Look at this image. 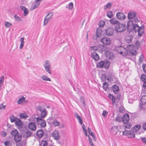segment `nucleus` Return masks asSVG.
I'll list each match as a JSON object with an SVG mask.
<instances>
[{
    "instance_id": "64",
    "label": "nucleus",
    "mask_w": 146,
    "mask_h": 146,
    "mask_svg": "<svg viewBox=\"0 0 146 146\" xmlns=\"http://www.w3.org/2000/svg\"><path fill=\"white\" fill-rule=\"evenodd\" d=\"M16 143V146H22L23 144L21 143L18 142H15Z\"/></svg>"
},
{
    "instance_id": "13",
    "label": "nucleus",
    "mask_w": 146,
    "mask_h": 146,
    "mask_svg": "<svg viewBox=\"0 0 146 146\" xmlns=\"http://www.w3.org/2000/svg\"><path fill=\"white\" fill-rule=\"evenodd\" d=\"M116 16L118 19L121 20H124L126 17L124 14L120 12H117L116 14Z\"/></svg>"
},
{
    "instance_id": "20",
    "label": "nucleus",
    "mask_w": 146,
    "mask_h": 146,
    "mask_svg": "<svg viewBox=\"0 0 146 146\" xmlns=\"http://www.w3.org/2000/svg\"><path fill=\"white\" fill-rule=\"evenodd\" d=\"M81 106L82 107L85 108L86 104L85 103L84 98L83 97L81 96L80 99Z\"/></svg>"
},
{
    "instance_id": "46",
    "label": "nucleus",
    "mask_w": 146,
    "mask_h": 146,
    "mask_svg": "<svg viewBox=\"0 0 146 146\" xmlns=\"http://www.w3.org/2000/svg\"><path fill=\"white\" fill-rule=\"evenodd\" d=\"M5 25L7 28H8L12 26V24L11 23L8 22H5Z\"/></svg>"
},
{
    "instance_id": "28",
    "label": "nucleus",
    "mask_w": 146,
    "mask_h": 146,
    "mask_svg": "<svg viewBox=\"0 0 146 146\" xmlns=\"http://www.w3.org/2000/svg\"><path fill=\"white\" fill-rule=\"evenodd\" d=\"M108 97L110 99L112 100L113 104L115 103V98L111 94H109Z\"/></svg>"
},
{
    "instance_id": "33",
    "label": "nucleus",
    "mask_w": 146,
    "mask_h": 146,
    "mask_svg": "<svg viewBox=\"0 0 146 146\" xmlns=\"http://www.w3.org/2000/svg\"><path fill=\"white\" fill-rule=\"evenodd\" d=\"M32 134V133H31V132L29 131H26L25 132L24 134V135L25 137L27 138H28L30 136H31Z\"/></svg>"
},
{
    "instance_id": "14",
    "label": "nucleus",
    "mask_w": 146,
    "mask_h": 146,
    "mask_svg": "<svg viewBox=\"0 0 146 146\" xmlns=\"http://www.w3.org/2000/svg\"><path fill=\"white\" fill-rule=\"evenodd\" d=\"M91 56L92 58L95 61H98L99 59V56L98 54L95 52H92Z\"/></svg>"
},
{
    "instance_id": "5",
    "label": "nucleus",
    "mask_w": 146,
    "mask_h": 146,
    "mask_svg": "<svg viewBox=\"0 0 146 146\" xmlns=\"http://www.w3.org/2000/svg\"><path fill=\"white\" fill-rule=\"evenodd\" d=\"M36 120L37 124L40 125L41 127H44L46 126V124L45 121L40 117L36 118Z\"/></svg>"
},
{
    "instance_id": "44",
    "label": "nucleus",
    "mask_w": 146,
    "mask_h": 146,
    "mask_svg": "<svg viewBox=\"0 0 146 146\" xmlns=\"http://www.w3.org/2000/svg\"><path fill=\"white\" fill-rule=\"evenodd\" d=\"M5 146H11V142L9 141H6L4 142Z\"/></svg>"
},
{
    "instance_id": "7",
    "label": "nucleus",
    "mask_w": 146,
    "mask_h": 146,
    "mask_svg": "<svg viewBox=\"0 0 146 146\" xmlns=\"http://www.w3.org/2000/svg\"><path fill=\"white\" fill-rule=\"evenodd\" d=\"M15 123L19 131H22L23 122L19 119H17V120L16 121Z\"/></svg>"
},
{
    "instance_id": "31",
    "label": "nucleus",
    "mask_w": 146,
    "mask_h": 146,
    "mask_svg": "<svg viewBox=\"0 0 146 146\" xmlns=\"http://www.w3.org/2000/svg\"><path fill=\"white\" fill-rule=\"evenodd\" d=\"M66 7L70 10H72L73 8V4L72 2L70 3L68 5H66Z\"/></svg>"
},
{
    "instance_id": "34",
    "label": "nucleus",
    "mask_w": 146,
    "mask_h": 146,
    "mask_svg": "<svg viewBox=\"0 0 146 146\" xmlns=\"http://www.w3.org/2000/svg\"><path fill=\"white\" fill-rule=\"evenodd\" d=\"M139 26L137 24H135L133 25L131 29L134 31L136 32L137 31V29H138Z\"/></svg>"
},
{
    "instance_id": "56",
    "label": "nucleus",
    "mask_w": 146,
    "mask_h": 146,
    "mask_svg": "<svg viewBox=\"0 0 146 146\" xmlns=\"http://www.w3.org/2000/svg\"><path fill=\"white\" fill-rule=\"evenodd\" d=\"M135 45L137 48H139L140 46V43L139 41L137 40L135 43Z\"/></svg>"
},
{
    "instance_id": "43",
    "label": "nucleus",
    "mask_w": 146,
    "mask_h": 146,
    "mask_svg": "<svg viewBox=\"0 0 146 146\" xmlns=\"http://www.w3.org/2000/svg\"><path fill=\"white\" fill-rule=\"evenodd\" d=\"M115 120L116 121H118L119 122H121L122 121H123L122 117L119 116H117L115 118Z\"/></svg>"
},
{
    "instance_id": "19",
    "label": "nucleus",
    "mask_w": 146,
    "mask_h": 146,
    "mask_svg": "<svg viewBox=\"0 0 146 146\" xmlns=\"http://www.w3.org/2000/svg\"><path fill=\"white\" fill-rule=\"evenodd\" d=\"M133 38V36L132 35H127L126 36L125 39L127 43H131Z\"/></svg>"
},
{
    "instance_id": "3",
    "label": "nucleus",
    "mask_w": 146,
    "mask_h": 146,
    "mask_svg": "<svg viewBox=\"0 0 146 146\" xmlns=\"http://www.w3.org/2000/svg\"><path fill=\"white\" fill-rule=\"evenodd\" d=\"M141 103H140L139 109L140 110L146 109V95L143 96L141 99Z\"/></svg>"
},
{
    "instance_id": "57",
    "label": "nucleus",
    "mask_w": 146,
    "mask_h": 146,
    "mask_svg": "<svg viewBox=\"0 0 146 146\" xmlns=\"http://www.w3.org/2000/svg\"><path fill=\"white\" fill-rule=\"evenodd\" d=\"M88 133H89V134H90L92 137H93V136L94 135V134L91 131V129L90 128H89V127H88Z\"/></svg>"
},
{
    "instance_id": "15",
    "label": "nucleus",
    "mask_w": 146,
    "mask_h": 146,
    "mask_svg": "<svg viewBox=\"0 0 146 146\" xmlns=\"http://www.w3.org/2000/svg\"><path fill=\"white\" fill-rule=\"evenodd\" d=\"M28 127L30 129L33 131H35L36 129L35 124L32 122H31L29 124Z\"/></svg>"
},
{
    "instance_id": "8",
    "label": "nucleus",
    "mask_w": 146,
    "mask_h": 146,
    "mask_svg": "<svg viewBox=\"0 0 146 146\" xmlns=\"http://www.w3.org/2000/svg\"><path fill=\"white\" fill-rule=\"evenodd\" d=\"M100 41L105 45H109L111 42L110 39L109 38L106 37L102 38Z\"/></svg>"
},
{
    "instance_id": "26",
    "label": "nucleus",
    "mask_w": 146,
    "mask_h": 146,
    "mask_svg": "<svg viewBox=\"0 0 146 146\" xmlns=\"http://www.w3.org/2000/svg\"><path fill=\"white\" fill-rule=\"evenodd\" d=\"M138 32V35L139 36H141L144 32V30L143 29H137V31L136 32Z\"/></svg>"
},
{
    "instance_id": "18",
    "label": "nucleus",
    "mask_w": 146,
    "mask_h": 146,
    "mask_svg": "<svg viewBox=\"0 0 146 146\" xmlns=\"http://www.w3.org/2000/svg\"><path fill=\"white\" fill-rule=\"evenodd\" d=\"M102 30L100 28H98L96 31V35L97 37H100L102 35Z\"/></svg>"
},
{
    "instance_id": "63",
    "label": "nucleus",
    "mask_w": 146,
    "mask_h": 146,
    "mask_svg": "<svg viewBox=\"0 0 146 146\" xmlns=\"http://www.w3.org/2000/svg\"><path fill=\"white\" fill-rule=\"evenodd\" d=\"M1 135L3 137H5L6 135V133L5 131H3L1 132Z\"/></svg>"
},
{
    "instance_id": "32",
    "label": "nucleus",
    "mask_w": 146,
    "mask_h": 146,
    "mask_svg": "<svg viewBox=\"0 0 146 146\" xmlns=\"http://www.w3.org/2000/svg\"><path fill=\"white\" fill-rule=\"evenodd\" d=\"M41 78L42 79V80H44L48 81H51V80L50 79V78H49L46 75H43L41 77Z\"/></svg>"
},
{
    "instance_id": "4",
    "label": "nucleus",
    "mask_w": 146,
    "mask_h": 146,
    "mask_svg": "<svg viewBox=\"0 0 146 146\" xmlns=\"http://www.w3.org/2000/svg\"><path fill=\"white\" fill-rule=\"evenodd\" d=\"M116 32L117 33H121L123 32L126 29V26L125 24H121L120 23L117 25L115 28Z\"/></svg>"
},
{
    "instance_id": "61",
    "label": "nucleus",
    "mask_w": 146,
    "mask_h": 146,
    "mask_svg": "<svg viewBox=\"0 0 146 146\" xmlns=\"http://www.w3.org/2000/svg\"><path fill=\"white\" fill-rule=\"evenodd\" d=\"M44 66H50V64L49 61L48 60L46 61Z\"/></svg>"
},
{
    "instance_id": "58",
    "label": "nucleus",
    "mask_w": 146,
    "mask_h": 146,
    "mask_svg": "<svg viewBox=\"0 0 146 146\" xmlns=\"http://www.w3.org/2000/svg\"><path fill=\"white\" fill-rule=\"evenodd\" d=\"M24 15L25 16H26L28 13V10L27 8L25 9V10H24Z\"/></svg>"
},
{
    "instance_id": "37",
    "label": "nucleus",
    "mask_w": 146,
    "mask_h": 146,
    "mask_svg": "<svg viewBox=\"0 0 146 146\" xmlns=\"http://www.w3.org/2000/svg\"><path fill=\"white\" fill-rule=\"evenodd\" d=\"M140 79L143 82L146 81V75L142 74L141 76Z\"/></svg>"
},
{
    "instance_id": "2",
    "label": "nucleus",
    "mask_w": 146,
    "mask_h": 146,
    "mask_svg": "<svg viewBox=\"0 0 146 146\" xmlns=\"http://www.w3.org/2000/svg\"><path fill=\"white\" fill-rule=\"evenodd\" d=\"M11 134L12 136L14 137V139L15 142H18L21 141L22 136L19 135L18 132L16 129L13 130L11 132Z\"/></svg>"
},
{
    "instance_id": "35",
    "label": "nucleus",
    "mask_w": 146,
    "mask_h": 146,
    "mask_svg": "<svg viewBox=\"0 0 146 146\" xmlns=\"http://www.w3.org/2000/svg\"><path fill=\"white\" fill-rule=\"evenodd\" d=\"M18 119V118L14 116L13 115L10 117V119L12 123L15 122L17 120V119Z\"/></svg>"
},
{
    "instance_id": "23",
    "label": "nucleus",
    "mask_w": 146,
    "mask_h": 146,
    "mask_svg": "<svg viewBox=\"0 0 146 146\" xmlns=\"http://www.w3.org/2000/svg\"><path fill=\"white\" fill-rule=\"evenodd\" d=\"M40 116L41 118H44L47 115V111L45 108L43 109V111L41 112Z\"/></svg>"
},
{
    "instance_id": "10",
    "label": "nucleus",
    "mask_w": 146,
    "mask_h": 146,
    "mask_svg": "<svg viewBox=\"0 0 146 146\" xmlns=\"http://www.w3.org/2000/svg\"><path fill=\"white\" fill-rule=\"evenodd\" d=\"M137 13L135 11H130L128 13L127 17L129 19L134 18L136 16Z\"/></svg>"
},
{
    "instance_id": "48",
    "label": "nucleus",
    "mask_w": 146,
    "mask_h": 146,
    "mask_svg": "<svg viewBox=\"0 0 146 146\" xmlns=\"http://www.w3.org/2000/svg\"><path fill=\"white\" fill-rule=\"evenodd\" d=\"M111 5L112 4L110 3H109L104 6V9H106L109 7H111Z\"/></svg>"
},
{
    "instance_id": "40",
    "label": "nucleus",
    "mask_w": 146,
    "mask_h": 146,
    "mask_svg": "<svg viewBox=\"0 0 146 146\" xmlns=\"http://www.w3.org/2000/svg\"><path fill=\"white\" fill-rule=\"evenodd\" d=\"M105 24V22L102 20L100 21L98 23V25L100 27H104Z\"/></svg>"
},
{
    "instance_id": "49",
    "label": "nucleus",
    "mask_w": 146,
    "mask_h": 146,
    "mask_svg": "<svg viewBox=\"0 0 146 146\" xmlns=\"http://www.w3.org/2000/svg\"><path fill=\"white\" fill-rule=\"evenodd\" d=\"M54 121L53 118L52 117H49L47 119V122L48 123H52Z\"/></svg>"
},
{
    "instance_id": "60",
    "label": "nucleus",
    "mask_w": 146,
    "mask_h": 146,
    "mask_svg": "<svg viewBox=\"0 0 146 146\" xmlns=\"http://www.w3.org/2000/svg\"><path fill=\"white\" fill-rule=\"evenodd\" d=\"M142 68L144 72L146 74V64H143L142 65Z\"/></svg>"
},
{
    "instance_id": "30",
    "label": "nucleus",
    "mask_w": 146,
    "mask_h": 146,
    "mask_svg": "<svg viewBox=\"0 0 146 146\" xmlns=\"http://www.w3.org/2000/svg\"><path fill=\"white\" fill-rule=\"evenodd\" d=\"M77 118L78 121V122L80 124H82L83 123V120L80 116L77 113H76Z\"/></svg>"
},
{
    "instance_id": "36",
    "label": "nucleus",
    "mask_w": 146,
    "mask_h": 146,
    "mask_svg": "<svg viewBox=\"0 0 146 146\" xmlns=\"http://www.w3.org/2000/svg\"><path fill=\"white\" fill-rule=\"evenodd\" d=\"M107 76L105 74H102L101 77V80L102 81H105L107 80Z\"/></svg>"
},
{
    "instance_id": "25",
    "label": "nucleus",
    "mask_w": 146,
    "mask_h": 146,
    "mask_svg": "<svg viewBox=\"0 0 146 146\" xmlns=\"http://www.w3.org/2000/svg\"><path fill=\"white\" fill-rule=\"evenodd\" d=\"M141 127V126L139 125H135L133 128V131L137 132L139 130Z\"/></svg>"
},
{
    "instance_id": "39",
    "label": "nucleus",
    "mask_w": 146,
    "mask_h": 146,
    "mask_svg": "<svg viewBox=\"0 0 146 146\" xmlns=\"http://www.w3.org/2000/svg\"><path fill=\"white\" fill-rule=\"evenodd\" d=\"M25 98L23 96L21 98H19L17 101L18 104H20L22 102L25 100Z\"/></svg>"
},
{
    "instance_id": "55",
    "label": "nucleus",
    "mask_w": 146,
    "mask_h": 146,
    "mask_svg": "<svg viewBox=\"0 0 146 146\" xmlns=\"http://www.w3.org/2000/svg\"><path fill=\"white\" fill-rule=\"evenodd\" d=\"M130 134V132L127 130H125L123 132V134L125 135H127Z\"/></svg>"
},
{
    "instance_id": "41",
    "label": "nucleus",
    "mask_w": 146,
    "mask_h": 146,
    "mask_svg": "<svg viewBox=\"0 0 146 146\" xmlns=\"http://www.w3.org/2000/svg\"><path fill=\"white\" fill-rule=\"evenodd\" d=\"M52 123L55 126H58L60 125V122L56 120L52 122Z\"/></svg>"
},
{
    "instance_id": "24",
    "label": "nucleus",
    "mask_w": 146,
    "mask_h": 146,
    "mask_svg": "<svg viewBox=\"0 0 146 146\" xmlns=\"http://www.w3.org/2000/svg\"><path fill=\"white\" fill-rule=\"evenodd\" d=\"M110 21L111 23L113 25H117L119 23V22L115 18H113L110 20Z\"/></svg>"
},
{
    "instance_id": "53",
    "label": "nucleus",
    "mask_w": 146,
    "mask_h": 146,
    "mask_svg": "<svg viewBox=\"0 0 146 146\" xmlns=\"http://www.w3.org/2000/svg\"><path fill=\"white\" fill-rule=\"evenodd\" d=\"M48 143L46 141H43L41 144H40L39 145V146H41V144L43 145V146H47Z\"/></svg>"
},
{
    "instance_id": "12",
    "label": "nucleus",
    "mask_w": 146,
    "mask_h": 146,
    "mask_svg": "<svg viewBox=\"0 0 146 146\" xmlns=\"http://www.w3.org/2000/svg\"><path fill=\"white\" fill-rule=\"evenodd\" d=\"M123 122V123L125 124L127 123L129 120V115L127 113L124 114L122 117Z\"/></svg>"
},
{
    "instance_id": "17",
    "label": "nucleus",
    "mask_w": 146,
    "mask_h": 146,
    "mask_svg": "<svg viewBox=\"0 0 146 146\" xmlns=\"http://www.w3.org/2000/svg\"><path fill=\"white\" fill-rule=\"evenodd\" d=\"M112 90L115 94H117L119 90V87L116 85L112 86Z\"/></svg>"
},
{
    "instance_id": "45",
    "label": "nucleus",
    "mask_w": 146,
    "mask_h": 146,
    "mask_svg": "<svg viewBox=\"0 0 146 146\" xmlns=\"http://www.w3.org/2000/svg\"><path fill=\"white\" fill-rule=\"evenodd\" d=\"M107 16L109 18H111L113 16L112 12L111 11L107 12Z\"/></svg>"
},
{
    "instance_id": "22",
    "label": "nucleus",
    "mask_w": 146,
    "mask_h": 146,
    "mask_svg": "<svg viewBox=\"0 0 146 146\" xmlns=\"http://www.w3.org/2000/svg\"><path fill=\"white\" fill-rule=\"evenodd\" d=\"M104 64L105 62L104 61H101L98 63L96 65V66L98 68H102L103 67Z\"/></svg>"
},
{
    "instance_id": "6",
    "label": "nucleus",
    "mask_w": 146,
    "mask_h": 146,
    "mask_svg": "<svg viewBox=\"0 0 146 146\" xmlns=\"http://www.w3.org/2000/svg\"><path fill=\"white\" fill-rule=\"evenodd\" d=\"M53 15V14L51 13L47 14L45 17L44 20V25H46L48 23V21L52 19Z\"/></svg>"
},
{
    "instance_id": "51",
    "label": "nucleus",
    "mask_w": 146,
    "mask_h": 146,
    "mask_svg": "<svg viewBox=\"0 0 146 146\" xmlns=\"http://www.w3.org/2000/svg\"><path fill=\"white\" fill-rule=\"evenodd\" d=\"M91 50H94L95 51H97L98 49V47L96 46H91L90 47Z\"/></svg>"
},
{
    "instance_id": "59",
    "label": "nucleus",
    "mask_w": 146,
    "mask_h": 146,
    "mask_svg": "<svg viewBox=\"0 0 146 146\" xmlns=\"http://www.w3.org/2000/svg\"><path fill=\"white\" fill-rule=\"evenodd\" d=\"M109 66L110 64L108 62H106V63L104 64L105 68L107 69L109 68Z\"/></svg>"
},
{
    "instance_id": "21",
    "label": "nucleus",
    "mask_w": 146,
    "mask_h": 146,
    "mask_svg": "<svg viewBox=\"0 0 146 146\" xmlns=\"http://www.w3.org/2000/svg\"><path fill=\"white\" fill-rule=\"evenodd\" d=\"M134 25V24L132 21L130 20L127 23V29H131Z\"/></svg>"
},
{
    "instance_id": "62",
    "label": "nucleus",
    "mask_w": 146,
    "mask_h": 146,
    "mask_svg": "<svg viewBox=\"0 0 146 146\" xmlns=\"http://www.w3.org/2000/svg\"><path fill=\"white\" fill-rule=\"evenodd\" d=\"M124 108L122 106H121L119 108V111L120 112H123L124 111Z\"/></svg>"
},
{
    "instance_id": "50",
    "label": "nucleus",
    "mask_w": 146,
    "mask_h": 146,
    "mask_svg": "<svg viewBox=\"0 0 146 146\" xmlns=\"http://www.w3.org/2000/svg\"><path fill=\"white\" fill-rule=\"evenodd\" d=\"M129 50L131 54L132 55H135L137 54V51L135 50L132 49V50H131L130 49Z\"/></svg>"
},
{
    "instance_id": "9",
    "label": "nucleus",
    "mask_w": 146,
    "mask_h": 146,
    "mask_svg": "<svg viewBox=\"0 0 146 146\" xmlns=\"http://www.w3.org/2000/svg\"><path fill=\"white\" fill-rule=\"evenodd\" d=\"M114 32V29L113 28L108 27L106 30L105 32L106 35L109 36H110L113 35Z\"/></svg>"
},
{
    "instance_id": "52",
    "label": "nucleus",
    "mask_w": 146,
    "mask_h": 146,
    "mask_svg": "<svg viewBox=\"0 0 146 146\" xmlns=\"http://www.w3.org/2000/svg\"><path fill=\"white\" fill-rule=\"evenodd\" d=\"M107 80L108 82H111L113 81V79L111 75H108L107 76Z\"/></svg>"
},
{
    "instance_id": "38",
    "label": "nucleus",
    "mask_w": 146,
    "mask_h": 146,
    "mask_svg": "<svg viewBox=\"0 0 146 146\" xmlns=\"http://www.w3.org/2000/svg\"><path fill=\"white\" fill-rule=\"evenodd\" d=\"M108 82H105L103 84V87L104 89L105 90H106L108 88Z\"/></svg>"
},
{
    "instance_id": "54",
    "label": "nucleus",
    "mask_w": 146,
    "mask_h": 146,
    "mask_svg": "<svg viewBox=\"0 0 146 146\" xmlns=\"http://www.w3.org/2000/svg\"><path fill=\"white\" fill-rule=\"evenodd\" d=\"M125 127L129 129L131 126V125L130 123H128L125 124Z\"/></svg>"
},
{
    "instance_id": "16",
    "label": "nucleus",
    "mask_w": 146,
    "mask_h": 146,
    "mask_svg": "<svg viewBox=\"0 0 146 146\" xmlns=\"http://www.w3.org/2000/svg\"><path fill=\"white\" fill-rule=\"evenodd\" d=\"M44 132L42 129H40L37 131L36 133V135L37 137L41 138L43 136Z\"/></svg>"
},
{
    "instance_id": "29",
    "label": "nucleus",
    "mask_w": 146,
    "mask_h": 146,
    "mask_svg": "<svg viewBox=\"0 0 146 146\" xmlns=\"http://www.w3.org/2000/svg\"><path fill=\"white\" fill-rule=\"evenodd\" d=\"M45 71L48 73L50 74L51 73V71L50 70V66H44Z\"/></svg>"
},
{
    "instance_id": "1",
    "label": "nucleus",
    "mask_w": 146,
    "mask_h": 146,
    "mask_svg": "<svg viewBox=\"0 0 146 146\" xmlns=\"http://www.w3.org/2000/svg\"><path fill=\"white\" fill-rule=\"evenodd\" d=\"M113 50L123 56H125L128 54L127 48L121 46H115Z\"/></svg>"
},
{
    "instance_id": "27",
    "label": "nucleus",
    "mask_w": 146,
    "mask_h": 146,
    "mask_svg": "<svg viewBox=\"0 0 146 146\" xmlns=\"http://www.w3.org/2000/svg\"><path fill=\"white\" fill-rule=\"evenodd\" d=\"M19 116L21 119L26 118L28 117L27 114L25 113H21L19 114Z\"/></svg>"
},
{
    "instance_id": "47",
    "label": "nucleus",
    "mask_w": 146,
    "mask_h": 146,
    "mask_svg": "<svg viewBox=\"0 0 146 146\" xmlns=\"http://www.w3.org/2000/svg\"><path fill=\"white\" fill-rule=\"evenodd\" d=\"M42 108V106L40 105H39L37 106V110L38 111H39L40 112H41L42 111H43V109Z\"/></svg>"
},
{
    "instance_id": "42",
    "label": "nucleus",
    "mask_w": 146,
    "mask_h": 146,
    "mask_svg": "<svg viewBox=\"0 0 146 146\" xmlns=\"http://www.w3.org/2000/svg\"><path fill=\"white\" fill-rule=\"evenodd\" d=\"M14 19L16 21H21L22 19L19 17L17 15H15L14 16Z\"/></svg>"
},
{
    "instance_id": "11",
    "label": "nucleus",
    "mask_w": 146,
    "mask_h": 146,
    "mask_svg": "<svg viewBox=\"0 0 146 146\" xmlns=\"http://www.w3.org/2000/svg\"><path fill=\"white\" fill-rule=\"evenodd\" d=\"M52 136L54 139L58 140L60 138V136L59 133L57 130L54 131L52 134Z\"/></svg>"
}]
</instances>
